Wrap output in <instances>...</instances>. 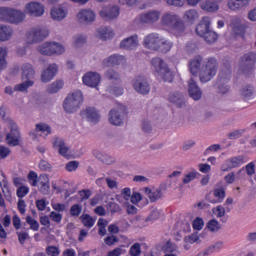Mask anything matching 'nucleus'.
<instances>
[{"label":"nucleus","instance_id":"f257e3e1","mask_svg":"<svg viewBox=\"0 0 256 256\" xmlns=\"http://www.w3.org/2000/svg\"><path fill=\"white\" fill-rule=\"evenodd\" d=\"M143 45L151 51H160V53H169L173 47V42L158 33H151L144 37Z\"/></svg>","mask_w":256,"mask_h":256},{"label":"nucleus","instance_id":"f03ea898","mask_svg":"<svg viewBox=\"0 0 256 256\" xmlns=\"http://www.w3.org/2000/svg\"><path fill=\"white\" fill-rule=\"evenodd\" d=\"M161 23L165 29L175 37H183L185 35V24L177 14L166 13L162 16Z\"/></svg>","mask_w":256,"mask_h":256},{"label":"nucleus","instance_id":"7ed1b4c3","mask_svg":"<svg viewBox=\"0 0 256 256\" xmlns=\"http://www.w3.org/2000/svg\"><path fill=\"white\" fill-rule=\"evenodd\" d=\"M83 104V92L80 90L69 93L63 102V109L66 113H75Z\"/></svg>","mask_w":256,"mask_h":256},{"label":"nucleus","instance_id":"20e7f679","mask_svg":"<svg viewBox=\"0 0 256 256\" xmlns=\"http://www.w3.org/2000/svg\"><path fill=\"white\" fill-rule=\"evenodd\" d=\"M151 69L154 71L157 77L163 79V81H167L171 83L173 81V72L167 66V63L163 61L161 58H154L151 61Z\"/></svg>","mask_w":256,"mask_h":256},{"label":"nucleus","instance_id":"39448f33","mask_svg":"<svg viewBox=\"0 0 256 256\" xmlns=\"http://www.w3.org/2000/svg\"><path fill=\"white\" fill-rule=\"evenodd\" d=\"M35 77V70L33 69V66L31 64H24L22 66V79L26 81L15 85L14 91H20L21 93H24V91H27L29 87H33L35 82L32 80Z\"/></svg>","mask_w":256,"mask_h":256},{"label":"nucleus","instance_id":"423d86ee","mask_svg":"<svg viewBox=\"0 0 256 256\" xmlns=\"http://www.w3.org/2000/svg\"><path fill=\"white\" fill-rule=\"evenodd\" d=\"M6 127L10 129V133L6 135V142L12 147H17L19 141L21 140V133L19 132V126L15 121L9 119L6 121Z\"/></svg>","mask_w":256,"mask_h":256},{"label":"nucleus","instance_id":"0eeeda50","mask_svg":"<svg viewBox=\"0 0 256 256\" xmlns=\"http://www.w3.org/2000/svg\"><path fill=\"white\" fill-rule=\"evenodd\" d=\"M49 37V29L43 26H36L29 30L26 34L27 43H37L42 39Z\"/></svg>","mask_w":256,"mask_h":256},{"label":"nucleus","instance_id":"6e6552de","mask_svg":"<svg viewBox=\"0 0 256 256\" xmlns=\"http://www.w3.org/2000/svg\"><path fill=\"white\" fill-rule=\"evenodd\" d=\"M108 121L115 127L121 126L123 121H125V107L118 105L116 108L111 109L108 114Z\"/></svg>","mask_w":256,"mask_h":256},{"label":"nucleus","instance_id":"1a4fd4ad","mask_svg":"<svg viewBox=\"0 0 256 256\" xmlns=\"http://www.w3.org/2000/svg\"><path fill=\"white\" fill-rule=\"evenodd\" d=\"M24 13L29 17H43L45 15V6L41 2L31 1L25 4Z\"/></svg>","mask_w":256,"mask_h":256},{"label":"nucleus","instance_id":"9d476101","mask_svg":"<svg viewBox=\"0 0 256 256\" xmlns=\"http://www.w3.org/2000/svg\"><path fill=\"white\" fill-rule=\"evenodd\" d=\"M217 74V61L215 59H212L208 61L206 66L202 68L200 72V81L202 83H207V81H211L213 77Z\"/></svg>","mask_w":256,"mask_h":256},{"label":"nucleus","instance_id":"9b49d317","mask_svg":"<svg viewBox=\"0 0 256 256\" xmlns=\"http://www.w3.org/2000/svg\"><path fill=\"white\" fill-rule=\"evenodd\" d=\"M249 161V158L245 155H239L232 157L228 160H226L222 166H221V171L227 172L231 171V169H235L237 167H241V165H244V163H247Z\"/></svg>","mask_w":256,"mask_h":256},{"label":"nucleus","instance_id":"f8f14e48","mask_svg":"<svg viewBox=\"0 0 256 256\" xmlns=\"http://www.w3.org/2000/svg\"><path fill=\"white\" fill-rule=\"evenodd\" d=\"M51 135V127L45 123L36 124L35 130L29 132V137L33 141H39V137Z\"/></svg>","mask_w":256,"mask_h":256},{"label":"nucleus","instance_id":"ddd939ff","mask_svg":"<svg viewBox=\"0 0 256 256\" xmlns=\"http://www.w3.org/2000/svg\"><path fill=\"white\" fill-rule=\"evenodd\" d=\"M229 27L235 37H243V35H245V26L243 25V19H241V17L234 16L231 19Z\"/></svg>","mask_w":256,"mask_h":256},{"label":"nucleus","instance_id":"4468645a","mask_svg":"<svg viewBox=\"0 0 256 256\" xmlns=\"http://www.w3.org/2000/svg\"><path fill=\"white\" fill-rule=\"evenodd\" d=\"M77 19L79 23H82L83 25H91L96 19L95 12L91 9H82L77 14Z\"/></svg>","mask_w":256,"mask_h":256},{"label":"nucleus","instance_id":"2eb2a0df","mask_svg":"<svg viewBox=\"0 0 256 256\" xmlns=\"http://www.w3.org/2000/svg\"><path fill=\"white\" fill-rule=\"evenodd\" d=\"M81 115L83 119H86L88 123H92L95 125V123H99L101 119V115L99 114V111L95 109L94 107H88L81 111Z\"/></svg>","mask_w":256,"mask_h":256},{"label":"nucleus","instance_id":"dca6fc26","mask_svg":"<svg viewBox=\"0 0 256 256\" xmlns=\"http://www.w3.org/2000/svg\"><path fill=\"white\" fill-rule=\"evenodd\" d=\"M135 91L137 93H140L141 95H147L149 93L150 88H149V83L147 82V79L143 76H138L134 79L132 83Z\"/></svg>","mask_w":256,"mask_h":256},{"label":"nucleus","instance_id":"f3484780","mask_svg":"<svg viewBox=\"0 0 256 256\" xmlns=\"http://www.w3.org/2000/svg\"><path fill=\"white\" fill-rule=\"evenodd\" d=\"M25 11H21L19 9L11 8L8 16V23L12 25H19V23H23L26 19Z\"/></svg>","mask_w":256,"mask_h":256},{"label":"nucleus","instance_id":"a211bd4d","mask_svg":"<svg viewBox=\"0 0 256 256\" xmlns=\"http://www.w3.org/2000/svg\"><path fill=\"white\" fill-rule=\"evenodd\" d=\"M99 15L104 21H111V19H117L119 17V6L103 7Z\"/></svg>","mask_w":256,"mask_h":256},{"label":"nucleus","instance_id":"6ab92c4d","mask_svg":"<svg viewBox=\"0 0 256 256\" xmlns=\"http://www.w3.org/2000/svg\"><path fill=\"white\" fill-rule=\"evenodd\" d=\"M84 85L95 88L101 83V75L96 72H88L82 77Z\"/></svg>","mask_w":256,"mask_h":256},{"label":"nucleus","instance_id":"aec40b11","mask_svg":"<svg viewBox=\"0 0 256 256\" xmlns=\"http://www.w3.org/2000/svg\"><path fill=\"white\" fill-rule=\"evenodd\" d=\"M206 199L213 205L223 203L225 200V190L223 188H216L206 196Z\"/></svg>","mask_w":256,"mask_h":256},{"label":"nucleus","instance_id":"412c9836","mask_svg":"<svg viewBox=\"0 0 256 256\" xmlns=\"http://www.w3.org/2000/svg\"><path fill=\"white\" fill-rule=\"evenodd\" d=\"M139 47V36L132 35L123 39L120 42V49H126L127 51H133Z\"/></svg>","mask_w":256,"mask_h":256},{"label":"nucleus","instance_id":"4be33fe9","mask_svg":"<svg viewBox=\"0 0 256 256\" xmlns=\"http://www.w3.org/2000/svg\"><path fill=\"white\" fill-rule=\"evenodd\" d=\"M58 71L59 67L57 64H50L46 69L42 71L41 81L43 83H49V81H52L55 78V75H57Z\"/></svg>","mask_w":256,"mask_h":256},{"label":"nucleus","instance_id":"5701e85b","mask_svg":"<svg viewBox=\"0 0 256 256\" xmlns=\"http://www.w3.org/2000/svg\"><path fill=\"white\" fill-rule=\"evenodd\" d=\"M211 30V17L205 16L196 27V33L199 37H204Z\"/></svg>","mask_w":256,"mask_h":256},{"label":"nucleus","instance_id":"b1692460","mask_svg":"<svg viewBox=\"0 0 256 256\" xmlns=\"http://www.w3.org/2000/svg\"><path fill=\"white\" fill-rule=\"evenodd\" d=\"M54 149H58V152L62 155V157H71V149L65 144V141L61 138H54L53 140Z\"/></svg>","mask_w":256,"mask_h":256},{"label":"nucleus","instance_id":"393cba45","mask_svg":"<svg viewBox=\"0 0 256 256\" xmlns=\"http://www.w3.org/2000/svg\"><path fill=\"white\" fill-rule=\"evenodd\" d=\"M49 183V175L41 174L40 176H38L37 187L39 188L40 193H42L43 195H49V191H51V186Z\"/></svg>","mask_w":256,"mask_h":256},{"label":"nucleus","instance_id":"a878e982","mask_svg":"<svg viewBox=\"0 0 256 256\" xmlns=\"http://www.w3.org/2000/svg\"><path fill=\"white\" fill-rule=\"evenodd\" d=\"M160 17L161 12L152 10L141 14L139 20L141 23H156V21H159Z\"/></svg>","mask_w":256,"mask_h":256},{"label":"nucleus","instance_id":"bb28decb","mask_svg":"<svg viewBox=\"0 0 256 256\" xmlns=\"http://www.w3.org/2000/svg\"><path fill=\"white\" fill-rule=\"evenodd\" d=\"M251 5V0H228L227 7L230 11H241Z\"/></svg>","mask_w":256,"mask_h":256},{"label":"nucleus","instance_id":"cd10ccee","mask_svg":"<svg viewBox=\"0 0 256 256\" xmlns=\"http://www.w3.org/2000/svg\"><path fill=\"white\" fill-rule=\"evenodd\" d=\"M143 191L145 195L149 197L150 201L153 202L163 197V191H165V188L163 186L158 188H144Z\"/></svg>","mask_w":256,"mask_h":256},{"label":"nucleus","instance_id":"c85d7f7f","mask_svg":"<svg viewBox=\"0 0 256 256\" xmlns=\"http://www.w3.org/2000/svg\"><path fill=\"white\" fill-rule=\"evenodd\" d=\"M125 63L126 59L124 56L115 54L106 58L102 65L103 67H115V65H125Z\"/></svg>","mask_w":256,"mask_h":256},{"label":"nucleus","instance_id":"c756f323","mask_svg":"<svg viewBox=\"0 0 256 256\" xmlns=\"http://www.w3.org/2000/svg\"><path fill=\"white\" fill-rule=\"evenodd\" d=\"M188 91H189L190 97H192L194 101H199V99H201V95H202L201 89L199 88V86H197V83L193 78H191L188 82Z\"/></svg>","mask_w":256,"mask_h":256},{"label":"nucleus","instance_id":"7c9ffc66","mask_svg":"<svg viewBox=\"0 0 256 256\" xmlns=\"http://www.w3.org/2000/svg\"><path fill=\"white\" fill-rule=\"evenodd\" d=\"M230 211H231V208L229 207L224 208L223 205H218L212 208V216L217 217V219H220L222 223H227V218H225V213H229Z\"/></svg>","mask_w":256,"mask_h":256},{"label":"nucleus","instance_id":"2f4dec72","mask_svg":"<svg viewBox=\"0 0 256 256\" xmlns=\"http://www.w3.org/2000/svg\"><path fill=\"white\" fill-rule=\"evenodd\" d=\"M200 9H202V11H206V13H217L220 6L218 2H215V0H205L200 4Z\"/></svg>","mask_w":256,"mask_h":256},{"label":"nucleus","instance_id":"473e14b6","mask_svg":"<svg viewBox=\"0 0 256 256\" xmlns=\"http://www.w3.org/2000/svg\"><path fill=\"white\" fill-rule=\"evenodd\" d=\"M113 35H115V33L110 27H100L96 31V37H98V39H102V41L112 39Z\"/></svg>","mask_w":256,"mask_h":256},{"label":"nucleus","instance_id":"72a5a7b5","mask_svg":"<svg viewBox=\"0 0 256 256\" xmlns=\"http://www.w3.org/2000/svg\"><path fill=\"white\" fill-rule=\"evenodd\" d=\"M13 37V28L9 25L0 24V41H10Z\"/></svg>","mask_w":256,"mask_h":256},{"label":"nucleus","instance_id":"f704fd0d","mask_svg":"<svg viewBox=\"0 0 256 256\" xmlns=\"http://www.w3.org/2000/svg\"><path fill=\"white\" fill-rule=\"evenodd\" d=\"M0 187L6 199H11V190L9 189V182L5 173H0Z\"/></svg>","mask_w":256,"mask_h":256},{"label":"nucleus","instance_id":"c9c22d12","mask_svg":"<svg viewBox=\"0 0 256 256\" xmlns=\"http://www.w3.org/2000/svg\"><path fill=\"white\" fill-rule=\"evenodd\" d=\"M256 61V54L250 52L241 59V67H247L248 69L251 68L252 65H255Z\"/></svg>","mask_w":256,"mask_h":256},{"label":"nucleus","instance_id":"e433bc0d","mask_svg":"<svg viewBox=\"0 0 256 256\" xmlns=\"http://www.w3.org/2000/svg\"><path fill=\"white\" fill-rule=\"evenodd\" d=\"M51 17L54 21H61L67 17V12L61 7H54L51 10Z\"/></svg>","mask_w":256,"mask_h":256},{"label":"nucleus","instance_id":"4c0bfd02","mask_svg":"<svg viewBox=\"0 0 256 256\" xmlns=\"http://www.w3.org/2000/svg\"><path fill=\"white\" fill-rule=\"evenodd\" d=\"M38 51L41 55H53V42H44L38 47Z\"/></svg>","mask_w":256,"mask_h":256},{"label":"nucleus","instance_id":"58836bf2","mask_svg":"<svg viewBox=\"0 0 256 256\" xmlns=\"http://www.w3.org/2000/svg\"><path fill=\"white\" fill-rule=\"evenodd\" d=\"M199 67H201V56L195 57L190 62V73H192V75H197V73H199Z\"/></svg>","mask_w":256,"mask_h":256},{"label":"nucleus","instance_id":"ea45409f","mask_svg":"<svg viewBox=\"0 0 256 256\" xmlns=\"http://www.w3.org/2000/svg\"><path fill=\"white\" fill-rule=\"evenodd\" d=\"M64 82L63 80H56L52 84H50L47 88L48 93H58L63 89Z\"/></svg>","mask_w":256,"mask_h":256},{"label":"nucleus","instance_id":"a19ab883","mask_svg":"<svg viewBox=\"0 0 256 256\" xmlns=\"http://www.w3.org/2000/svg\"><path fill=\"white\" fill-rule=\"evenodd\" d=\"M198 175H199V172H197V170H191L190 172L184 175V178L182 179V183H184V185H187L191 183V181H195Z\"/></svg>","mask_w":256,"mask_h":256},{"label":"nucleus","instance_id":"79ce46f5","mask_svg":"<svg viewBox=\"0 0 256 256\" xmlns=\"http://www.w3.org/2000/svg\"><path fill=\"white\" fill-rule=\"evenodd\" d=\"M206 227L211 233H217V231L221 230V224L216 219H211L207 222Z\"/></svg>","mask_w":256,"mask_h":256},{"label":"nucleus","instance_id":"37998d69","mask_svg":"<svg viewBox=\"0 0 256 256\" xmlns=\"http://www.w3.org/2000/svg\"><path fill=\"white\" fill-rule=\"evenodd\" d=\"M7 67V48L0 47V71Z\"/></svg>","mask_w":256,"mask_h":256},{"label":"nucleus","instance_id":"c03bdc74","mask_svg":"<svg viewBox=\"0 0 256 256\" xmlns=\"http://www.w3.org/2000/svg\"><path fill=\"white\" fill-rule=\"evenodd\" d=\"M184 19L192 23V21H195V19H199V12H197L195 9L188 10L184 14Z\"/></svg>","mask_w":256,"mask_h":256},{"label":"nucleus","instance_id":"a18cd8bd","mask_svg":"<svg viewBox=\"0 0 256 256\" xmlns=\"http://www.w3.org/2000/svg\"><path fill=\"white\" fill-rule=\"evenodd\" d=\"M81 220L84 227H88V229H91V227L95 225V219H93V217H91L89 214H83L81 216Z\"/></svg>","mask_w":256,"mask_h":256},{"label":"nucleus","instance_id":"49530a36","mask_svg":"<svg viewBox=\"0 0 256 256\" xmlns=\"http://www.w3.org/2000/svg\"><path fill=\"white\" fill-rule=\"evenodd\" d=\"M63 53H65V46L58 42H52V54L63 55Z\"/></svg>","mask_w":256,"mask_h":256},{"label":"nucleus","instance_id":"de8ad7c7","mask_svg":"<svg viewBox=\"0 0 256 256\" xmlns=\"http://www.w3.org/2000/svg\"><path fill=\"white\" fill-rule=\"evenodd\" d=\"M161 215H163V211L161 209L153 208L146 221H157Z\"/></svg>","mask_w":256,"mask_h":256},{"label":"nucleus","instance_id":"09e8293b","mask_svg":"<svg viewBox=\"0 0 256 256\" xmlns=\"http://www.w3.org/2000/svg\"><path fill=\"white\" fill-rule=\"evenodd\" d=\"M10 11L11 7H0V21H4V23H9Z\"/></svg>","mask_w":256,"mask_h":256},{"label":"nucleus","instance_id":"8fccbe9b","mask_svg":"<svg viewBox=\"0 0 256 256\" xmlns=\"http://www.w3.org/2000/svg\"><path fill=\"white\" fill-rule=\"evenodd\" d=\"M194 231H201L205 227V221L201 217H196L192 222Z\"/></svg>","mask_w":256,"mask_h":256},{"label":"nucleus","instance_id":"3c124183","mask_svg":"<svg viewBox=\"0 0 256 256\" xmlns=\"http://www.w3.org/2000/svg\"><path fill=\"white\" fill-rule=\"evenodd\" d=\"M38 182L39 176L36 174L35 171H30L28 174V183H30L32 187H37Z\"/></svg>","mask_w":256,"mask_h":256},{"label":"nucleus","instance_id":"603ef678","mask_svg":"<svg viewBox=\"0 0 256 256\" xmlns=\"http://www.w3.org/2000/svg\"><path fill=\"white\" fill-rule=\"evenodd\" d=\"M203 38L205 39V41H207V43H215V41L219 39V36L217 35V33L210 29Z\"/></svg>","mask_w":256,"mask_h":256},{"label":"nucleus","instance_id":"864d4df0","mask_svg":"<svg viewBox=\"0 0 256 256\" xmlns=\"http://www.w3.org/2000/svg\"><path fill=\"white\" fill-rule=\"evenodd\" d=\"M26 223L30 225L32 231H39V222L31 216L26 217Z\"/></svg>","mask_w":256,"mask_h":256},{"label":"nucleus","instance_id":"5fc2aeb1","mask_svg":"<svg viewBox=\"0 0 256 256\" xmlns=\"http://www.w3.org/2000/svg\"><path fill=\"white\" fill-rule=\"evenodd\" d=\"M87 41V38L84 35L78 34L73 37V45L74 47H81L83 43Z\"/></svg>","mask_w":256,"mask_h":256},{"label":"nucleus","instance_id":"6e6d98bb","mask_svg":"<svg viewBox=\"0 0 256 256\" xmlns=\"http://www.w3.org/2000/svg\"><path fill=\"white\" fill-rule=\"evenodd\" d=\"M83 208L79 204H75L70 208V214L72 217H79Z\"/></svg>","mask_w":256,"mask_h":256},{"label":"nucleus","instance_id":"4d7b16f0","mask_svg":"<svg viewBox=\"0 0 256 256\" xmlns=\"http://www.w3.org/2000/svg\"><path fill=\"white\" fill-rule=\"evenodd\" d=\"M130 255L131 256H140L141 255V244L135 243L130 248Z\"/></svg>","mask_w":256,"mask_h":256},{"label":"nucleus","instance_id":"13d9d810","mask_svg":"<svg viewBox=\"0 0 256 256\" xmlns=\"http://www.w3.org/2000/svg\"><path fill=\"white\" fill-rule=\"evenodd\" d=\"M255 165L256 162H250L245 166V171L247 173V175H249V177H252V175H255Z\"/></svg>","mask_w":256,"mask_h":256},{"label":"nucleus","instance_id":"bf43d9fd","mask_svg":"<svg viewBox=\"0 0 256 256\" xmlns=\"http://www.w3.org/2000/svg\"><path fill=\"white\" fill-rule=\"evenodd\" d=\"M131 188H124L120 194V197L124 199L123 203H127V201L131 200Z\"/></svg>","mask_w":256,"mask_h":256},{"label":"nucleus","instance_id":"052dcab7","mask_svg":"<svg viewBox=\"0 0 256 256\" xmlns=\"http://www.w3.org/2000/svg\"><path fill=\"white\" fill-rule=\"evenodd\" d=\"M52 209H54V211H56V213H63V211H65L66 209V205L63 203H57V202H52Z\"/></svg>","mask_w":256,"mask_h":256},{"label":"nucleus","instance_id":"680f3d73","mask_svg":"<svg viewBox=\"0 0 256 256\" xmlns=\"http://www.w3.org/2000/svg\"><path fill=\"white\" fill-rule=\"evenodd\" d=\"M51 221H54V223H59L63 219V215H61L60 212L52 211L49 215Z\"/></svg>","mask_w":256,"mask_h":256},{"label":"nucleus","instance_id":"e2e57ef3","mask_svg":"<svg viewBox=\"0 0 256 256\" xmlns=\"http://www.w3.org/2000/svg\"><path fill=\"white\" fill-rule=\"evenodd\" d=\"M78 167H79L78 161H70L66 164L65 169L66 171L72 172V171H77Z\"/></svg>","mask_w":256,"mask_h":256},{"label":"nucleus","instance_id":"0e129e2a","mask_svg":"<svg viewBox=\"0 0 256 256\" xmlns=\"http://www.w3.org/2000/svg\"><path fill=\"white\" fill-rule=\"evenodd\" d=\"M48 205H49V202L45 199H40L36 201V207L38 211H45Z\"/></svg>","mask_w":256,"mask_h":256},{"label":"nucleus","instance_id":"69168bd1","mask_svg":"<svg viewBox=\"0 0 256 256\" xmlns=\"http://www.w3.org/2000/svg\"><path fill=\"white\" fill-rule=\"evenodd\" d=\"M29 193V188L27 186H19L17 189V196L23 199Z\"/></svg>","mask_w":256,"mask_h":256},{"label":"nucleus","instance_id":"338daca9","mask_svg":"<svg viewBox=\"0 0 256 256\" xmlns=\"http://www.w3.org/2000/svg\"><path fill=\"white\" fill-rule=\"evenodd\" d=\"M121 255H125V249L121 247L108 252V256H121Z\"/></svg>","mask_w":256,"mask_h":256},{"label":"nucleus","instance_id":"774afa93","mask_svg":"<svg viewBox=\"0 0 256 256\" xmlns=\"http://www.w3.org/2000/svg\"><path fill=\"white\" fill-rule=\"evenodd\" d=\"M46 251L49 256H59V248L55 246L48 247Z\"/></svg>","mask_w":256,"mask_h":256}]
</instances>
